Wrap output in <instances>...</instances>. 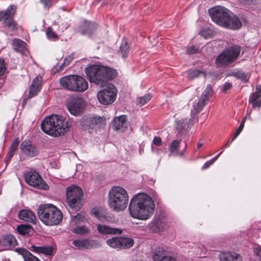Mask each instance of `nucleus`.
Instances as JSON below:
<instances>
[{
  "instance_id": "50",
  "label": "nucleus",
  "mask_w": 261,
  "mask_h": 261,
  "mask_svg": "<svg viewBox=\"0 0 261 261\" xmlns=\"http://www.w3.org/2000/svg\"><path fill=\"white\" fill-rule=\"evenodd\" d=\"M198 49L195 46H191L187 49V53L188 54H194L197 52Z\"/></svg>"
},
{
  "instance_id": "37",
  "label": "nucleus",
  "mask_w": 261,
  "mask_h": 261,
  "mask_svg": "<svg viewBox=\"0 0 261 261\" xmlns=\"http://www.w3.org/2000/svg\"><path fill=\"white\" fill-rule=\"evenodd\" d=\"M31 230V227L26 225H21L18 226L17 227V231L18 232L21 234L26 235L29 234L30 233Z\"/></svg>"
},
{
  "instance_id": "47",
  "label": "nucleus",
  "mask_w": 261,
  "mask_h": 261,
  "mask_svg": "<svg viewBox=\"0 0 261 261\" xmlns=\"http://www.w3.org/2000/svg\"><path fill=\"white\" fill-rule=\"evenodd\" d=\"M253 252L255 256L258 258V261H261V247L258 246L253 249Z\"/></svg>"
},
{
  "instance_id": "55",
  "label": "nucleus",
  "mask_w": 261,
  "mask_h": 261,
  "mask_svg": "<svg viewBox=\"0 0 261 261\" xmlns=\"http://www.w3.org/2000/svg\"><path fill=\"white\" fill-rule=\"evenodd\" d=\"M214 163L212 160L207 161L205 163V164L203 165V166L202 167V170H205L209 168L211 165H212Z\"/></svg>"
},
{
  "instance_id": "39",
  "label": "nucleus",
  "mask_w": 261,
  "mask_h": 261,
  "mask_svg": "<svg viewBox=\"0 0 261 261\" xmlns=\"http://www.w3.org/2000/svg\"><path fill=\"white\" fill-rule=\"evenodd\" d=\"M151 98V96L150 94L145 95L142 97H140L138 98V103L141 106H143L149 101Z\"/></svg>"
},
{
  "instance_id": "57",
  "label": "nucleus",
  "mask_w": 261,
  "mask_h": 261,
  "mask_svg": "<svg viewBox=\"0 0 261 261\" xmlns=\"http://www.w3.org/2000/svg\"><path fill=\"white\" fill-rule=\"evenodd\" d=\"M241 2L245 5H250L254 4L256 2V0H241Z\"/></svg>"
},
{
  "instance_id": "16",
  "label": "nucleus",
  "mask_w": 261,
  "mask_h": 261,
  "mask_svg": "<svg viewBox=\"0 0 261 261\" xmlns=\"http://www.w3.org/2000/svg\"><path fill=\"white\" fill-rule=\"evenodd\" d=\"M22 152L29 157H34L38 154V149L30 141H24L20 145Z\"/></svg>"
},
{
  "instance_id": "28",
  "label": "nucleus",
  "mask_w": 261,
  "mask_h": 261,
  "mask_svg": "<svg viewBox=\"0 0 261 261\" xmlns=\"http://www.w3.org/2000/svg\"><path fill=\"white\" fill-rule=\"evenodd\" d=\"M16 239L12 234H7L4 236L1 241L2 245L5 247L8 248L11 246H14Z\"/></svg>"
},
{
  "instance_id": "51",
  "label": "nucleus",
  "mask_w": 261,
  "mask_h": 261,
  "mask_svg": "<svg viewBox=\"0 0 261 261\" xmlns=\"http://www.w3.org/2000/svg\"><path fill=\"white\" fill-rule=\"evenodd\" d=\"M45 8H49L52 5V0H40Z\"/></svg>"
},
{
  "instance_id": "35",
  "label": "nucleus",
  "mask_w": 261,
  "mask_h": 261,
  "mask_svg": "<svg viewBox=\"0 0 261 261\" xmlns=\"http://www.w3.org/2000/svg\"><path fill=\"white\" fill-rule=\"evenodd\" d=\"M228 75H231L240 79L243 81L246 82L247 81V76L246 73L241 70L232 72L231 73L229 74Z\"/></svg>"
},
{
  "instance_id": "21",
  "label": "nucleus",
  "mask_w": 261,
  "mask_h": 261,
  "mask_svg": "<svg viewBox=\"0 0 261 261\" xmlns=\"http://www.w3.org/2000/svg\"><path fill=\"white\" fill-rule=\"evenodd\" d=\"M41 77L36 76L33 81L29 89V97L32 98L35 96L39 90L41 84Z\"/></svg>"
},
{
  "instance_id": "48",
  "label": "nucleus",
  "mask_w": 261,
  "mask_h": 261,
  "mask_svg": "<svg viewBox=\"0 0 261 261\" xmlns=\"http://www.w3.org/2000/svg\"><path fill=\"white\" fill-rule=\"evenodd\" d=\"M243 127H244L242 126V125H239V126L237 128L236 133H234V134L233 135V136L232 137L231 142H232L234 139H236L237 138V137L239 135V134L241 133V132L243 130Z\"/></svg>"
},
{
  "instance_id": "7",
  "label": "nucleus",
  "mask_w": 261,
  "mask_h": 261,
  "mask_svg": "<svg viewBox=\"0 0 261 261\" xmlns=\"http://www.w3.org/2000/svg\"><path fill=\"white\" fill-rule=\"evenodd\" d=\"M241 50V46L238 44H231L228 45L217 57V66H227L232 63L238 59Z\"/></svg>"
},
{
  "instance_id": "56",
  "label": "nucleus",
  "mask_w": 261,
  "mask_h": 261,
  "mask_svg": "<svg viewBox=\"0 0 261 261\" xmlns=\"http://www.w3.org/2000/svg\"><path fill=\"white\" fill-rule=\"evenodd\" d=\"M14 152H12L11 151L9 150L8 151V152L7 154V156L5 159L7 162H8L13 157V156L14 155Z\"/></svg>"
},
{
  "instance_id": "20",
  "label": "nucleus",
  "mask_w": 261,
  "mask_h": 261,
  "mask_svg": "<svg viewBox=\"0 0 261 261\" xmlns=\"http://www.w3.org/2000/svg\"><path fill=\"white\" fill-rule=\"evenodd\" d=\"M32 251L37 253H42L46 255H52L54 248L51 246H36L32 245L29 248Z\"/></svg>"
},
{
  "instance_id": "3",
  "label": "nucleus",
  "mask_w": 261,
  "mask_h": 261,
  "mask_svg": "<svg viewBox=\"0 0 261 261\" xmlns=\"http://www.w3.org/2000/svg\"><path fill=\"white\" fill-rule=\"evenodd\" d=\"M85 72L90 83L104 87L117 75L115 69L102 65H92L85 68Z\"/></svg>"
},
{
  "instance_id": "41",
  "label": "nucleus",
  "mask_w": 261,
  "mask_h": 261,
  "mask_svg": "<svg viewBox=\"0 0 261 261\" xmlns=\"http://www.w3.org/2000/svg\"><path fill=\"white\" fill-rule=\"evenodd\" d=\"M91 213L99 220L103 221L106 219V217L101 214L99 211L96 208H93L92 209Z\"/></svg>"
},
{
  "instance_id": "14",
  "label": "nucleus",
  "mask_w": 261,
  "mask_h": 261,
  "mask_svg": "<svg viewBox=\"0 0 261 261\" xmlns=\"http://www.w3.org/2000/svg\"><path fill=\"white\" fill-rule=\"evenodd\" d=\"M72 245L75 248L79 250H90L99 246L97 241L89 238H82L73 240Z\"/></svg>"
},
{
  "instance_id": "33",
  "label": "nucleus",
  "mask_w": 261,
  "mask_h": 261,
  "mask_svg": "<svg viewBox=\"0 0 261 261\" xmlns=\"http://www.w3.org/2000/svg\"><path fill=\"white\" fill-rule=\"evenodd\" d=\"M187 74L188 78L190 79H194L198 77L200 74L205 76V73L204 71H202L199 69H190L187 71Z\"/></svg>"
},
{
  "instance_id": "4",
  "label": "nucleus",
  "mask_w": 261,
  "mask_h": 261,
  "mask_svg": "<svg viewBox=\"0 0 261 261\" xmlns=\"http://www.w3.org/2000/svg\"><path fill=\"white\" fill-rule=\"evenodd\" d=\"M42 130L50 136H58L68 130L67 122L63 116L51 115L47 117L41 124Z\"/></svg>"
},
{
  "instance_id": "10",
  "label": "nucleus",
  "mask_w": 261,
  "mask_h": 261,
  "mask_svg": "<svg viewBox=\"0 0 261 261\" xmlns=\"http://www.w3.org/2000/svg\"><path fill=\"white\" fill-rule=\"evenodd\" d=\"M97 94L99 101L103 105L112 103L116 99L117 90L114 85L108 83Z\"/></svg>"
},
{
  "instance_id": "15",
  "label": "nucleus",
  "mask_w": 261,
  "mask_h": 261,
  "mask_svg": "<svg viewBox=\"0 0 261 261\" xmlns=\"http://www.w3.org/2000/svg\"><path fill=\"white\" fill-rule=\"evenodd\" d=\"M153 261H177L176 259L167 254L166 250L162 247H155L152 252Z\"/></svg>"
},
{
  "instance_id": "18",
  "label": "nucleus",
  "mask_w": 261,
  "mask_h": 261,
  "mask_svg": "<svg viewBox=\"0 0 261 261\" xmlns=\"http://www.w3.org/2000/svg\"><path fill=\"white\" fill-rule=\"evenodd\" d=\"M97 24L95 23L84 21L80 28V32L82 35H90L96 29Z\"/></svg>"
},
{
  "instance_id": "53",
  "label": "nucleus",
  "mask_w": 261,
  "mask_h": 261,
  "mask_svg": "<svg viewBox=\"0 0 261 261\" xmlns=\"http://www.w3.org/2000/svg\"><path fill=\"white\" fill-rule=\"evenodd\" d=\"M153 143L156 146H161L162 145L161 138L159 137H155L153 140Z\"/></svg>"
},
{
  "instance_id": "6",
  "label": "nucleus",
  "mask_w": 261,
  "mask_h": 261,
  "mask_svg": "<svg viewBox=\"0 0 261 261\" xmlns=\"http://www.w3.org/2000/svg\"><path fill=\"white\" fill-rule=\"evenodd\" d=\"M129 197L127 191L119 186L113 187L109 192L108 204L116 212L124 210L127 206Z\"/></svg>"
},
{
  "instance_id": "61",
  "label": "nucleus",
  "mask_w": 261,
  "mask_h": 261,
  "mask_svg": "<svg viewBox=\"0 0 261 261\" xmlns=\"http://www.w3.org/2000/svg\"><path fill=\"white\" fill-rule=\"evenodd\" d=\"M203 145V143H198L197 144V148L200 149Z\"/></svg>"
},
{
  "instance_id": "30",
  "label": "nucleus",
  "mask_w": 261,
  "mask_h": 261,
  "mask_svg": "<svg viewBox=\"0 0 261 261\" xmlns=\"http://www.w3.org/2000/svg\"><path fill=\"white\" fill-rule=\"evenodd\" d=\"M71 221L74 224L77 225L81 223H85L87 221L86 215L84 212H81L78 213L76 215L73 216Z\"/></svg>"
},
{
  "instance_id": "27",
  "label": "nucleus",
  "mask_w": 261,
  "mask_h": 261,
  "mask_svg": "<svg viewBox=\"0 0 261 261\" xmlns=\"http://www.w3.org/2000/svg\"><path fill=\"white\" fill-rule=\"evenodd\" d=\"M221 261H242L240 255L236 253H228L224 254L220 258Z\"/></svg>"
},
{
  "instance_id": "52",
  "label": "nucleus",
  "mask_w": 261,
  "mask_h": 261,
  "mask_svg": "<svg viewBox=\"0 0 261 261\" xmlns=\"http://www.w3.org/2000/svg\"><path fill=\"white\" fill-rule=\"evenodd\" d=\"M232 85L231 83L226 82L224 85V88L223 91L224 93H226L227 90L230 89L232 88Z\"/></svg>"
},
{
  "instance_id": "62",
  "label": "nucleus",
  "mask_w": 261,
  "mask_h": 261,
  "mask_svg": "<svg viewBox=\"0 0 261 261\" xmlns=\"http://www.w3.org/2000/svg\"><path fill=\"white\" fill-rule=\"evenodd\" d=\"M256 89L258 90L257 92H259V91L261 90V85H257L256 86Z\"/></svg>"
},
{
  "instance_id": "12",
  "label": "nucleus",
  "mask_w": 261,
  "mask_h": 261,
  "mask_svg": "<svg viewBox=\"0 0 261 261\" xmlns=\"http://www.w3.org/2000/svg\"><path fill=\"white\" fill-rule=\"evenodd\" d=\"M85 102L82 97H71L67 103V108L70 113L74 116L80 115L85 108Z\"/></svg>"
},
{
  "instance_id": "44",
  "label": "nucleus",
  "mask_w": 261,
  "mask_h": 261,
  "mask_svg": "<svg viewBox=\"0 0 261 261\" xmlns=\"http://www.w3.org/2000/svg\"><path fill=\"white\" fill-rule=\"evenodd\" d=\"M20 140L19 138L15 139L11 144L9 148V150L15 152L17 149L18 145L19 143Z\"/></svg>"
},
{
  "instance_id": "34",
  "label": "nucleus",
  "mask_w": 261,
  "mask_h": 261,
  "mask_svg": "<svg viewBox=\"0 0 261 261\" xmlns=\"http://www.w3.org/2000/svg\"><path fill=\"white\" fill-rule=\"evenodd\" d=\"M119 51L121 54L122 57L125 58L129 54V47L126 40H123L120 46Z\"/></svg>"
},
{
  "instance_id": "25",
  "label": "nucleus",
  "mask_w": 261,
  "mask_h": 261,
  "mask_svg": "<svg viewBox=\"0 0 261 261\" xmlns=\"http://www.w3.org/2000/svg\"><path fill=\"white\" fill-rule=\"evenodd\" d=\"M249 102L252 105L253 108L261 107V93L260 92H256L252 93L249 98Z\"/></svg>"
},
{
  "instance_id": "5",
  "label": "nucleus",
  "mask_w": 261,
  "mask_h": 261,
  "mask_svg": "<svg viewBox=\"0 0 261 261\" xmlns=\"http://www.w3.org/2000/svg\"><path fill=\"white\" fill-rule=\"evenodd\" d=\"M37 214L39 219L47 226L58 225L63 219L62 212L52 204L40 205Z\"/></svg>"
},
{
  "instance_id": "29",
  "label": "nucleus",
  "mask_w": 261,
  "mask_h": 261,
  "mask_svg": "<svg viewBox=\"0 0 261 261\" xmlns=\"http://www.w3.org/2000/svg\"><path fill=\"white\" fill-rule=\"evenodd\" d=\"M72 232L81 236H85L90 233V229L86 225H80L76 226L75 228L72 229Z\"/></svg>"
},
{
  "instance_id": "54",
  "label": "nucleus",
  "mask_w": 261,
  "mask_h": 261,
  "mask_svg": "<svg viewBox=\"0 0 261 261\" xmlns=\"http://www.w3.org/2000/svg\"><path fill=\"white\" fill-rule=\"evenodd\" d=\"M196 249L197 250L196 251V252L197 253H199L201 252H204L206 251V249L202 245H198L196 247Z\"/></svg>"
},
{
  "instance_id": "8",
  "label": "nucleus",
  "mask_w": 261,
  "mask_h": 261,
  "mask_svg": "<svg viewBox=\"0 0 261 261\" xmlns=\"http://www.w3.org/2000/svg\"><path fill=\"white\" fill-rule=\"evenodd\" d=\"M61 85L71 91L83 92L88 88L87 81L83 77L77 75H69L60 79Z\"/></svg>"
},
{
  "instance_id": "32",
  "label": "nucleus",
  "mask_w": 261,
  "mask_h": 261,
  "mask_svg": "<svg viewBox=\"0 0 261 261\" xmlns=\"http://www.w3.org/2000/svg\"><path fill=\"white\" fill-rule=\"evenodd\" d=\"M120 237H113L107 241V244L110 247L120 249Z\"/></svg>"
},
{
  "instance_id": "59",
  "label": "nucleus",
  "mask_w": 261,
  "mask_h": 261,
  "mask_svg": "<svg viewBox=\"0 0 261 261\" xmlns=\"http://www.w3.org/2000/svg\"><path fill=\"white\" fill-rule=\"evenodd\" d=\"M245 120H246V117H244V118L242 119V121H241V123L240 124V125H242V126H243V127H244V123H245Z\"/></svg>"
},
{
  "instance_id": "45",
  "label": "nucleus",
  "mask_w": 261,
  "mask_h": 261,
  "mask_svg": "<svg viewBox=\"0 0 261 261\" xmlns=\"http://www.w3.org/2000/svg\"><path fill=\"white\" fill-rule=\"evenodd\" d=\"M73 60V57L71 56H68L67 57L64 59V62L62 63V65L60 67V70H61L65 67L67 66L70 64V63L72 62Z\"/></svg>"
},
{
  "instance_id": "42",
  "label": "nucleus",
  "mask_w": 261,
  "mask_h": 261,
  "mask_svg": "<svg viewBox=\"0 0 261 261\" xmlns=\"http://www.w3.org/2000/svg\"><path fill=\"white\" fill-rule=\"evenodd\" d=\"M91 122L93 125L101 126L103 124V119L101 117H94L91 118Z\"/></svg>"
},
{
  "instance_id": "11",
  "label": "nucleus",
  "mask_w": 261,
  "mask_h": 261,
  "mask_svg": "<svg viewBox=\"0 0 261 261\" xmlns=\"http://www.w3.org/2000/svg\"><path fill=\"white\" fill-rule=\"evenodd\" d=\"M24 177L25 182L32 187L45 190L49 189L48 186L35 170L31 169L27 171L24 173Z\"/></svg>"
},
{
  "instance_id": "31",
  "label": "nucleus",
  "mask_w": 261,
  "mask_h": 261,
  "mask_svg": "<svg viewBox=\"0 0 261 261\" xmlns=\"http://www.w3.org/2000/svg\"><path fill=\"white\" fill-rule=\"evenodd\" d=\"M120 249H126L132 247L134 245V240L125 237H120Z\"/></svg>"
},
{
  "instance_id": "58",
  "label": "nucleus",
  "mask_w": 261,
  "mask_h": 261,
  "mask_svg": "<svg viewBox=\"0 0 261 261\" xmlns=\"http://www.w3.org/2000/svg\"><path fill=\"white\" fill-rule=\"evenodd\" d=\"M223 152V151H222L221 152H220L219 154H218L216 156H215L214 158H213L211 160L213 161V163H214L217 159L219 158L220 155Z\"/></svg>"
},
{
  "instance_id": "40",
  "label": "nucleus",
  "mask_w": 261,
  "mask_h": 261,
  "mask_svg": "<svg viewBox=\"0 0 261 261\" xmlns=\"http://www.w3.org/2000/svg\"><path fill=\"white\" fill-rule=\"evenodd\" d=\"M46 35L49 39H56L58 38L57 34L53 31L51 28H48L46 31Z\"/></svg>"
},
{
  "instance_id": "2",
  "label": "nucleus",
  "mask_w": 261,
  "mask_h": 261,
  "mask_svg": "<svg viewBox=\"0 0 261 261\" xmlns=\"http://www.w3.org/2000/svg\"><path fill=\"white\" fill-rule=\"evenodd\" d=\"M212 20L218 25L230 30H238L242 22L236 15L224 7L216 6L208 10Z\"/></svg>"
},
{
  "instance_id": "43",
  "label": "nucleus",
  "mask_w": 261,
  "mask_h": 261,
  "mask_svg": "<svg viewBox=\"0 0 261 261\" xmlns=\"http://www.w3.org/2000/svg\"><path fill=\"white\" fill-rule=\"evenodd\" d=\"M24 261H40L38 258L34 256L30 252H27L24 256Z\"/></svg>"
},
{
  "instance_id": "38",
  "label": "nucleus",
  "mask_w": 261,
  "mask_h": 261,
  "mask_svg": "<svg viewBox=\"0 0 261 261\" xmlns=\"http://www.w3.org/2000/svg\"><path fill=\"white\" fill-rule=\"evenodd\" d=\"M180 143V140H175L172 142L169 147V150L171 153H173L177 151L179 148Z\"/></svg>"
},
{
  "instance_id": "36",
  "label": "nucleus",
  "mask_w": 261,
  "mask_h": 261,
  "mask_svg": "<svg viewBox=\"0 0 261 261\" xmlns=\"http://www.w3.org/2000/svg\"><path fill=\"white\" fill-rule=\"evenodd\" d=\"M4 25L8 27L11 30H17L18 29V24L14 21L12 17H9L4 22Z\"/></svg>"
},
{
  "instance_id": "19",
  "label": "nucleus",
  "mask_w": 261,
  "mask_h": 261,
  "mask_svg": "<svg viewBox=\"0 0 261 261\" xmlns=\"http://www.w3.org/2000/svg\"><path fill=\"white\" fill-rule=\"evenodd\" d=\"M18 216L20 219L32 223H34L36 219L35 214L31 211L28 210H20Z\"/></svg>"
},
{
  "instance_id": "1",
  "label": "nucleus",
  "mask_w": 261,
  "mask_h": 261,
  "mask_svg": "<svg viewBox=\"0 0 261 261\" xmlns=\"http://www.w3.org/2000/svg\"><path fill=\"white\" fill-rule=\"evenodd\" d=\"M155 204L151 197L145 193H138L131 199L129 210L131 216L139 220H145L153 215Z\"/></svg>"
},
{
  "instance_id": "46",
  "label": "nucleus",
  "mask_w": 261,
  "mask_h": 261,
  "mask_svg": "<svg viewBox=\"0 0 261 261\" xmlns=\"http://www.w3.org/2000/svg\"><path fill=\"white\" fill-rule=\"evenodd\" d=\"M6 69V68L4 60L0 58V76H2L4 74Z\"/></svg>"
},
{
  "instance_id": "26",
  "label": "nucleus",
  "mask_w": 261,
  "mask_h": 261,
  "mask_svg": "<svg viewBox=\"0 0 261 261\" xmlns=\"http://www.w3.org/2000/svg\"><path fill=\"white\" fill-rule=\"evenodd\" d=\"M190 119L188 118L182 119L177 122V129L181 133L187 132L189 127Z\"/></svg>"
},
{
  "instance_id": "60",
  "label": "nucleus",
  "mask_w": 261,
  "mask_h": 261,
  "mask_svg": "<svg viewBox=\"0 0 261 261\" xmlns=\"http://www.w3.org/2000/svg\"><path fill=\"white\" fill-rule=\"evenodd\" d=\"M230 143L228 142H227L223 147V148H226V147H228L230 146Z\"/></svg>"
},
{
  "instance_id": "23",
  "label": "nucleus",
  "mask_w": 261,
  "mask_h": 261,
  "mask_svg": "<svg viewBox=\"0 0 261 261\" xmlns=\"http://www.w3.org/2000/svg\"><path fill=\"white\" fill-rule=\"evenodd\" d=\"M13 48L16 51L24 54L27 51V44L19 39H13L12 40Z\"/></svg>"
},
{
  "instance_id": "13",
  "label": "nucleus",
  "mask_w": 261,
  "mask_h": 261,
  "mask_svg": "<svg viewBox=\"0 0 261 261\" xmlns=\"http://www.w3.org/2000/svg\"><path fill=\"white\" fill-rule=\"evenodd\" d=\"M213 90L210 85L206 86V89L203 92L200 98L193 103V110L192 112L194 114H197L199 112L207 103L210 97L212 95Z\"/></svg>"
},
{
  "instance_id": "24",
  "label": "nucleus",
  "mask_w": 261,
  "mask_h": 261,
  "mask_svg": "<svg viewBox=\"0 0 261 261\" xmlns=\"http://www.w3.org/2000/svg\"><path fill=\"white\" fill-rule=\"evenodd\" d=\"M16 10V7L13 6H10L5 11H2L0 12V21H6L9 17H12V16L14 14Z\"/></svg>"
},
{
  "instance_id": "22",
  "label": "nucleus",
  "mask_w": 261,
  "mask_h": 261,
  "mask_svg": "<svg viewBox=\"0 0 261 261\" xmlns=\"http://www.w3.org/2000/svg\"><path fill=\"white\" fill-rule=\"evenodd\" d=\"M125 115H121L114 118L112 127L115 130H123L126 126Z\"/></svg>"
},
{
  "instance_id": "17",
  "label": "nucleus",
  "mask_w": 261,
  "mask_h": 261,
  "mask_svg": "<svg viewBox=\"0 0 261 261\" xmlns=\"http://www.w3.org/2000/svg\"><path fill=\"white\" fill-rule=\"evenodd\" d=\"M97 230L101 235L120 234L122 230L104 224H97Z\"/></svg>"
},
{
  "instance_id": "49",
  "label": "nucleus",
  "mask_w": 261,
  "mask_h": 261,
  "mask_svg": "<svg viewBox=\"0 0 261 261\" xmlns=\"http://www.w3.org/2000/svg\"><path fill=\"white\" fill-rule=\"evenodd\" d=\"M211 31L209 29H204L200 31V33L201 36L205 38H208L211 35Z\"/></svg>"
},
{
  "instance_id": "9",
  "label": "nucleus",
  "mask_w": 261,
  "mask_h": 261,
  "mask_svg": "<svg viewBox=\"0 0 261 261\" xmlns=\"http://www.w3.org/2000/svg\"><path fill=\"white\" fill-rule=\"evenodd\" d=\"M83 192L81 188L72 185L66 190V200L68 205L72 209L77 211L82 205V197Z\"/></svg>"
}]
</instances>
